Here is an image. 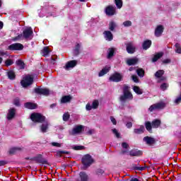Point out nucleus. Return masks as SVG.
Returning a JSON list of instances; mask_svg holds the SVG:
<instances>
[{"instance_id":"obj_1","label":"nucleus","mask_w":181,"mask_h":181,"mask_svg":"<svg viewBox=\"0 0 181 181\" xmlns=\"http://www.w3.org/2000/svg\"><path fill=\"white\" fill-rule=\"evenodd\" d=\"M33 31L32 30L31 28H27L23 31V35H18L14 40H19L20 39H32V34Z\"/></svg>"},{"instance_id":"obj_2","label":"nucleus","mask_w":181,"mask_h":181,"mask_svg":"<svg viewBox=\"0 0 181 181\" xmlns=\"http://www.w3.org/2000/svg\"><path fill=\"white\" fill-rule=\"evenodd\" d=\"M33 83V76L32 75H26L23 77V80L21 81V86L23 87L26 88L29 87V86H31V84Z\"/></svg>"},{"instance_id":"obj_3","label":"nucleus","mask_w":181,"mask_h":181,"mask_svg":"<svg viewBox=\"0 0 181 181\" xmlns=\"http://www.w3.org/2000/svg\"><path fill=\"white\" fill-rule=\"evenodd\" d=\"M30 119L33 122H43V121L46 119V117L40 113H33L30 116Z\"/></svg>"},{"instance_id":"obj_4","label":"nucleus","mask_w":181,"mask_h":181,"mask_svg":"<svg viewBox=\"0 0 181 181\" xmlns=\"http://www.w3.org/2000/svg\"><path fill=\"white\" fill-rule=\"evenodd\" d=\"M132 100V93L129 91V87H124V96L120 98L121 101H124V100Z\"/></svg>"},{"instance_id":"obj_5","label":"nucleus","mask_w":181,"mask_h":181,"mask_svg":"<svg viewBox=\"0 0 181 181\" xmlns=\"http://www.w3.org/2000/svg\"><path fill=\"white\" fill-rule=\"evenodd\" d=\"M94 162V160H93V158H91V156L86 154L82 158V163L85 166V168H88L91 163Z\"/></svg>"},{"instance_id":"obj_6","label":"nucleus","mask_w":181,"mask_h":181,"mask_svg":"<svg viewBox=\"0 0 181 181\" xmlns=\"http://www.w3.org/2000/svg\"><path fill=\"white\" fill-rule=\"evenodd\" d=\"M109 80L110 81L118 83V81H121V80H122V75H121V74L115 73L110 77Z\"/></svg>"},{"instance_id":"obj_7","label":"nucleus","mask_w":181,"mask_h":181,"mask_svg":"<svg viewBox=\"0 0 181 181\" xmlns=\"http://www.w3.org/2000/svg\"><path fill=\"white\" fill-rule=\"evenodd\" d=\"M162 108H165V103H157L151 105L149 107V111H155V110H162Z\"/></svg>"},{"instance_id":"obj_8","label":"nucleus","mask_w":181,"mask_h":181,"mask_svg":"<svg viewBox=\"0 0 181 181\" xmlns=\"http://www.w3.org/2000/svg\"><path fill=\"white\" fill-rule=\"evenodd\" d=\"M35 92L37 94H42V95H49V92L48 89H47V88H37L35 89Z\"/></svg>"},{"instance_id":"obj_9","label":"nucleus","mask_w":181,"mask_h":181,"mask_svg":"<svg viewBox=\"0 0 181 181\" xmlns=\"http://www.w3.org/2000/svg\"><path fill=\"white\" fill-rule=\"evenodd\" d=\"M9 50H22L23 49V45L19 43H15L8 46Z\"/></svg>"},{"instance_id":"obj_10","label":"nucleus","mask_w":181,"mask_h":181,"mask_svg":"<svg viewBox=\"0 0 181 181\" xmlns=\"http://www.w3.org/2000/svg\"><path fill=\"white\" fill-rule=\"evenodd\" d=\"M105 13L108 15V16H112V15L115 14V8L112 6H109L105 9Z\"/></svg>"},{"instance_id":"obj_11","label":"nucleus","mask_w":181,"mask_h":181,"mask_svg":"<svg viewBox=\"0 0 181 181\" xmlns=\"http://www.w3.org/2000/svg\"><path fill=\"white\" fill-rule=\"evenodd\" d=\"M84 129V127L79 125L76 126L74 128L72 132H71V135H76V134H80Z\"/></svg>"},{"instance_id":"obj_12","label":"nucleus","mask_w":181,"mask_h":181,"mask_svg":"<svg viewBox=\"0 0 181 181\" xmlns=\"http://www.w3.org/2000/svg\"><path fill=\"white\" fill-rule=\"evenodd\" d=\"M76 64H77L76 61H71L66 64L64 68L66 70H69L70 69H73V67H75Z\"/></svg>"},{"instance_id":"obj_13","label":"nucleus","mask_w":181,"mask_h":181,"mask_svg":"<svg viewBox=\"0 0 181 181\" xmlns=\"http://www.w3.org/2000/svg\"><path fill=\"white\" fill-rule=\"evenodd\" d=\"M163 32V27L162 25H158L156 28L155 35L158 37L160 36V35H162Z\"/></svg>"},{"instance_id":"obj_14","label":"nucleus","mask_w":181,"mask_h":181,"mask_svg":"<svg viewBox=\"0 0 181 181\" xmlns=\"http://www.w3.org/2000/svg\"><path fill=\"white\" fill-rule=\"evenodd\" d=\"M15 109H10L8 113L7 114V119H12L15 117Z\"/></svg>"},{"instance_id":"obj_15","label":"nucleus","mask_w":181,"mask_h":181,"mask_svg":"<svg viewBox=\"0 0 181 181\" xmlns=\"http://www.w3.org/2000/svg\"><path fill=\"white\" fill-rule=\"evenodd\" d=\"M110 69L111 68L110 66L105 67L99 73V77H103V76H104L105 74H107V73H108V71H110Z\"/></svg>"},{"instance_id":"obj_16","label":"nucleus","mask_w":181,"mask_h":181,"mask_svg":"<svg viewBox=\"0 0 181 181\" xmlns=\"http://www.w3.org/2000/svg\"><path fill=\"white\" fill-rule=\"evenodd\" d=\"M127 50L128 53H134L135 52V47L132 45V43H129L127 45Z\"/></svg>"},{"instance_id":"obj_17","label":"nucleus","mask_w":181,"mask_h":181,"mask_svg":"<svg viewBox=\"0 0 181 181\" xmlns=\"http://www.w3.org/2000/svg\"><path fill=\"white\" fill-rule=\"evenodd\" d=\"M138 63V59L133 58V59H129L127 60V64L129 66H132L134 64H136Z\"/></svg>"},{"instance_id":"obj_18","label":"nucleus","mask_w":181,"mask_h":181,"mask_svg":"<svg viewBox=\"0 0 181 181\" xmlns=\"http://www.w3.org/2000/svg\"><path fill=\"white\" fill-rule=\"evenodd\" d=\"M25 108H28V110H35L37 105L35 103H27L25 104Z\"/></svg>"},{"instance_id":"obj_19","label":"nucleus","mask_w":181,"mask_h":181,"mask_svg":"<svg viewBox=\"0 0 181 181\" xmlns=\"http://www.w3.org/2000/svg\"><path fill=\"white\" fill-rule=\"evenodd\" d=\"M151 45H152V42L151 40L144 41L143 43V49H144V50L149 49V47H151Z\"/></svg>"},{"instance_id":"obj_20","label":"nucleus","mask_w":181,"mask_h":181,"mask_svg":"<svg viewBox=\"0 0 181 181\" xmlns=\"http://www.w3.org/2000/svg\"><path fill=\"white\" fill-rule=\"evenodd\" d=\"M144 141H145V142H146V144H148V145H152V144H155V139L149 136L144 137Z\"/></svg>"},{"instance_id":"obj_21","label":"nucleus","mask_w":181,"mask_h":181,"mask_svg":"<svg viewBox=\"0 0 181 181\" xmlns=\"http://www.w3.org/2000/svg\"><path fill=\"white\" fill-rule=\"evenodd\" d=\"M104 35H105V37L106 40H109V41L112 40V33H111V32L105 31L104 33Z\"/></svg>"},{"instance_id":"obj_22","label":"nucleus","mask_w":181,"mask_h":181,"mask_svg":"<svg viewBox=\"0 0 181 181\" xmlns=\"http://www.w3.org/2000/svg\"><path fill=\"white\" fill-rule=\"evenodd\" d=\"M70 100H71V97L70 95L64 96L61 99V103L64 104L66 103H69L70 101Z\"/></svg>"},{"instance_id":"obj_23","label":"nucleus","mask_w":181,"mask_h":181,"mask_svg":"<svg viewBox=\"0 0 181 181\" xmlns=\"http://www.w3.org/2000/svg\"><path fill=\"white\" fill-rule=\"evenodd\" d=\"M48 128H49V123L47 122L42 124L40 127L41 132H46Z\"/></svg>"},{"instance_id":"obj_24","label":"nucleus","mask_w":181,"mask_h":181,"mask_svg":"<svg viewBox=\"0 0 181 181\" xmlns=\"http://www.w3.org/2000/svg\"><path fill=\"white\" fill-rule=\"evenodd\" d=\"M163 56V53L162 52H159L158 54H156L154 57L152 59V62H158V59H160V57H162Z\"/></svg>"},{"instance_id":"obj_25","label":"nucleus","mask_w":181,"mask_h":181,"mask_svg":"<svg viewBox=\"0 0 181 181\" xmlns=\"http://www.w3.org/2000/svg\"><path fill=\"white\" fill-rule=\"evenodd\" d=\"M133 90H134V93H136V94L141 95L143 93L142 89H141L138 86H134L133 87Z\"/></svg>"},{"instance_id":"obj_26","label":"nucleus","mask_w":181,"mask_h":181,"mask_svg":"<svg viewBox=\"0 0 181 181\" xmlns=\"http://www.w3.org/2000/svg\"><path fill=\"white\" fill-rule=\"evenodd\" d=\"M50 53V50H49V47H45L44 49L42 50V56H47Z\"/></svg>"},{"instance_id":"obj_27","label":"nucleus","mask_w":181,"mask_h":181,"mask_svg":"<svg viewBox=\"0 0 181 181\" xmlns=\"http://www.w3.org/2000/svg\"><path fill=\"white\" fill-rule=\"evenodd\" d=\"M81 181H87L88 177L84 173H80Z\"/></svg>"},{"instance_id":"obj_28","label":"nucleus","mask_w":181,"mask_h":181,"mask_svg":"<svg viewBox=\"0 0 181 181\" xmlns=\"http://www.w3.org/2000/svg\"><path fill=\"white\" fill-rule=\"evenodd\" d=\"M160 125V120L156 119L152 122V127L153 128H158Z\"/></svg>"},{"instance_id":"obj_29","label":"nucleus","mask_w":181,"mask_h":181,"mask_svg":"<svg viewBox=\"0 0 181 181\" xmlns=\"http://www.w3.org/2000/svg\"><path fill=\"white\" fill-rule=\"evenodd\" d=\"M165 73V71L163 70H159L158 71L156 74L155 76L157 78H160L161 76H163V74Z\"/></svg>"},{"instance_id":"obj_30","label":"nucleus","mask_w":181,"mask_h":181,"mask_svg":"<svg viewBox=\"0 0 181 181\" xmlns=\"http://www.w3.org/2000/svg\"><path fill=\"white\" fill-rule=\"evenodd\" d=\"M115 2L116 6L119 9H121V8H122V0H115Z\"/></svg>"},{"instance_id":"obj_31","label":"nucleus","mask_w":181,"mask_h":181,"mask_svg":"<svg viewBox=\"0 0 181 181\" xmlns=\"http://www.w3.org/2000/svg\"><path fill=\"white\" fill-rule=\"evenodd\" d=\"M16 64L17 66H18V67H20V69H25V64L23 63V62H22V60H18L16 62Z\"/></svg>"},{"instance_id":"obj_32","label":"nucleus","mask_w":181,"mask_h":181,"mask_svg":"<svg viewBox=\"0 0 181 181\" xmlns=\"http://www.w3.org/2000/svg\"><path fill=\"white\" fill-rule=\"evenodd\" d=\"M136 73H137L138 76H139V77H144V76L145 74V71H144V69H139L136 70Z\"/></svg>"},{"instance_id":"obj_33","label":"nucleus","mask_w":181,"mask_h":181,"mask_svg":"<svg viewBox=\"0 0 181 181\" xmlns=\"http://www.w3.org/2000/svg\"><path fill=\"white\" fill-rule=\"evenodd\" d=\"M114 52H115L114 48L109 49L107 59H111V57H112V56H114Z\"/></svg>"},{"instance_id":"obj_34","label":"nucleus","mask_w":181,"mask_h":181,"mask_svg":"<svg viewBox=\"0 0 181 181\" xmlns=\"http://www.w3.org/2000/svg\"><path fill=\"white\" fill-rule=\"evenodd\" d=\"M8 76L10 80H13V78H15V72L12 71H8Z\"/></svg>"},{"instance_id":"obj_35","label":"nucleus","mask_w":181,"mask_h":181,"mask_svg":"<svg viewBox=\"0 0 181 181\" xmlns=\"http://www.w3.org/2000/svg\"><path fill=\"white\" fill-rule=\"evenodd\" d=\"M141 154V151H130L131 156H139V155Z\"/></svg>"},{"instance_id":"obj_36","label":"nucleus","mask_w":181,"mask_h":181,"mask_svg":"<svg viewBox=\"0 0 181 181\" xmlns=\"http://www.w3.org/2000/svg\"><path fill=\"white\" fill-rule=\"evenodd\" d=\"M144 129H145V128L144 127V126H142L140 127V129H135L134 133L135 134H142V132H144Z\"/></svg>"},{"instance_id":"obj_37","label":"nucleus","mask_w":181,"mask_h":181,"mask_svg":"<svg viewBox=\"0 0 181 181\" xmlns=\"http://www.w3.org/2000/svg\"><path fill=\"white\" fill-rule=\"evenodd\" d=\"M146 129L149 132H151L152 131V124H151V122H146Z\"/></svg>"},{"instance_id":"obj_38","label":"nucleus","mask_w":181,"mask_h":181,"mask_svg":"<svg viewBox=\"0 0 181 181\" xmlns=\"http://www.w3.org/2000/svg\"><path fill=\"white\" fill-rule=\"evenodd\" d=\"M5 64L7 67L9 66H12V64H13V61H12L11 59H7L5 62Z\"/></svg>"},{"instance_id":"obj_39","label":"nucleus","mask_w":181,"mask_h":181,"mask_svg":"<svg viewBox=\"0 0 181 181\" xmlns=\"http://www.w3.org/2000/svg\"><path fill=\"white\" fill-rule=\"evenodd\" d=\"M98 107V100H94L92 104V108L95 110Z\"/></svg>"},{"instance_id":"obj_40","label":"nucleus","mask_w":181,"mask_h":181,"mask_svg":"<svg viewBox=\"0 0 181 181\" xmlns=\"http://www.w3.org/2000/svg\"><path fill=\"white\" fill-rule=\"evenodd\" d=\"M175 48H176V49H175V52H177V53H181V47H180V45H179V44H176L175 45Z\"/></svg>"},{"instance_id":"obj_41","label":"nucleus","mask_w":181,"mask_h":181,"mask_svg":"<svg viewBox=\"0 0 181 181\" xmlns=\"http://www.w3.org/2000/svg\"><path fill=\"white\" fill-rule=\"evenodd\" d=\"M70 118V115L69 113H65L63 115V120L64 121H67Z\"/></svg>"},{"instance_id":"obj_42","label":"nucleus","mask_w":181,"mask_h":181,"mask_svg":"<svg viewBox=\"0 0 181 181\" xmlns=\"http://www.w3.org/2000/svg\"><path fill=\"white\" fill-rule=\"evenodd\" d=\"M16 151H21V148H11L10 150V153H15V152H16Z\"/></svg>"},{"instance_id":"obj_43","label":"nucleus","mask_w":181,"mask_h":181,"mask_svg":"<svg viewBox=\"0 0 181 181\" xmlns=\"http://www.w3.org/2000/svg\"><path fill=\"white\" fill-rule=\"evenodd\" d=\"M115 28V23H114V22H110V30H114Z\"/></svg>"},{"instance_id":"obj_44","label":"nucleus","mask_w":181,"mask_h":181,"mask_svg":"<svg viewBox=\"0 0 181 181\" xmlns=\"http://www.w3.org/2000/svg\"><path fill=\"white\" fill-rule=\"evenodd\" d=\"M124 26H131V25H132V23L129 21H124L123 23Z\"/></svg>"},{"instance_id":"obj_45","label":"nucleus","mask_w":181,"mask_h":181,"mask_svg":"<svg viewBox=\"0 0 181 181\" xmlns=\"http://www.w3.org/2000/svg\"><path fill=\"white\" fill-rule=\"evenodd\" d=\"M132 78L133 80V81H134V83H139V80H138V76H135V75H133L132 76Z\"/></svg>"},{"instance_id":"obj_46","label":"nucleus","mask_w":181,"mask_h":181,"mask_svg":"<svg viewBox=\"0 0 181 181\" xmlns=\"http://www.w3.org/2000/svg\"><path fill=\"white\" fill-rule=\"evenodd\" d=\"M51 145H52V146H57V148H60V146H62V144L57 142H52L51 143Z\"/></svg>"},{"instance_id":"obj_47","label":"nucleus","mask_w":181,"mask_h":181,"mask_svg":"<svg viewBox=\"0 0 181 181\" xmlns=\"http://www.w3.org/2000/svg\"><path fill=\"white\" fill-rule=\"evenodd\" d=\"M112 132L116 135L117 138H119V133H118V131H117L116 129H112Z\"/></svg>"},{"instance_id":"obj_48","label":"nucleus","mask_w":181,"mask_h":181,"mask_svg":"<svg viewBox=\"0 0 181 181\" xmlns=\"http://www.w3.org/2000/svg\"><path fill=\"white\" fill-rule=\"evenodd\" d=\"M168 86L166 83H163L160 86L161 90H165L166 88H168Z\"/></svg>"},{"instance_id":"obj_49","label":"nucleus","mask_w":181,"mask_h":181,"mask_svg":"<svg viewBox=\"0 0 181 181\" xmlns=\"http://www.w3.org/2000/svg\"><path fill=\"white\" fill-rule=\"evenodd\" d=\"M86 108L87 111H90V110H93V106L90 105V104H87Z\"/></svg>"},{"instance_id":"obj_50","label":"nucleus","mask_w":181,"mask_h":181,"mask_svg":"<svg viewBox=\"0 0 181 181\" xmlns=\"http://www.w3.org/2000/svg\"><path fill=\"white\" fill-rule=\"evenodd\" d=\"M110 119H111V122H112V124H113L114 125H117V120L115 119V118L111 117H110Z\"/></svg>"},{"instance_id":"obj_51","label":"nucleus","mask_w":181,"mask_h":181,"mask_svg":"<svg viewBox=\"0 0 181 181\" xmlns=\"http://www.w3.org/2000/svg\"><path fill=\"white\" fill-rule=\"evenodd\" d=\"M180 101H181V94H180V97L177 98L175 100V104H179V103H180Z\"/></svg>"},{"instance_id":"obj_52","label":"nucleus","mask_w":181,"mask_h":181,"mask_svg":"<svg viewBox=\"0 0 181 181\" xmlns=\"http://www.w3.org/2000/svg\"><path fill=\"white\" fill-rule=\"evenodd\" d=\"M122 148H124V149H127L128 148V144L127 143H122Z\"/></svg>"},{"instance_id":"obj_53","label":"nucleus","mask_w":181,"mask_h":181,"mask_svg":"<svg viewBox=\"0 0 181 181\" xmlns=\"http://www.w3.org/2000/svg\"><path fill=\"white\" fill-rule=\"evenodd\" d=\"M14 105H19V99L14 100Z\"/></svg>"},{"instance_id":"obj_54","label":"nucleus","mask_w":181,"mask_h":181,"mask_svg":"<svg viewBox=\"0 0 181 181\" xmlns=\"http://www.w3.org/2000/svg\"><path fill=\"white\" fill-rule=\"evenodd\" d=\"M75 149H76V151H80V150L83 149V146H76V147H75Z\"/></svg>"},{"instance_id":"obj_55","label":"nucleus","mask_w":181,"mask_h":181,"mask_svg":"<svg viewBox=\"0 0 181 181\" xmlns=\"http://www.w3.org/2000/svg\"><path fill=\"white\" fill-rule=\"evenodd\" d=\"M126 127H127V128H131L132 127V122H128L126 124Z\"/></svg>"},{"instance_id":"obj_56","label":"nucleus","mask_w":181,"mask_h":181,"mask_svg":"<svg viewBox=\"0 0 181 181\" xmlns=\"http://www.w3.org/2000/svg\"><path fill=\"white\" fill-rule=\"evenodd\" d=\"M163 63H165V64H167V63H170V59H165V60H164V61L163 62Z\"/></svg>"},{"instance_id":"obj_57","label":"nucleus","mask_w":181,"mask_h":181,"mask_svg":"<svg viewBox=\"0 0 181 181\" xmlns=\"http://www.w3.org/2000/svg\"><path fill=\"white\" fill-rule=\"evenodd\" d=\"M4 28V23L0 21V29H2Z\"/></svg>"},{"instance_id":"obj_58","label":"nucleus","mask_w":181,"mask_h":181,"mask_svg":"<svg viewBox=\"0 0 181 181\" xmlns=\"http://www.w3.org/2000/svg\"><path fill=\"white\" fill-rule=\"evenodd\" d=\"M5 165V161H0V166Z\"/></svg>"},{"instance_id":"obj_59","label":"nucleus","mask_w":181,"mask_h":181,"mask_svg":"<svg viewBox=\"0 0 181 181\" xmlns=\"http://www.w3.org/2000/svg\"><path fill=\"white\" fill-rule=\"evenodd\" d=\"M93 132H94V131H93V130H89V131L88 132V134H89V135H91V134L93 133Z\"/></svg>"},{"instance_id":"obj_60","label":"nucleus","mask_w":181,"mask_h":181,"mask_svg":"<svg viewBox=\"0 0 181 181\" xmlns=\"http://www.w3.org/2000/svg\"><path fill=\"white\" fill-rule=\"evenodd\" d=\"M131 181H139L138 178H133L131 180Z\"/></svg>"},{"instance_id":"obj_61","label":"nucleus","mask_w":181,"mask_h":181,"mask_svg":"<svg viewBox=\"0 0 181 181\" xmlns=\"http://www.w3.org/2000/svg\"><path fill=\"white\" fill-rule=\"evenodd\" d=\"M2 63V58L0 57V64Z\"/></svg>"},{"instance_id":"obj_62","label":"nucleus","mask_w":181,"mask_h":181,"mask_svg":"<svg viewBox=\"0 0 181 181\" xmlns=\"http://www.w3.org/2000/svg\"><path fill=\"white\" fill-rule=\"evenodd\" d=\"M81 2H84L86 0H79Z\"/></svg>"},{"instance_id":"obj_63","label":"nucleus","mask_w":181,"mask_h":181,"mask_svg":"<svg viewBox=\"0 0 181 181\" xmlns=\"http://www.w3.org/2000/svg\"><path fill=\"white\" fill-rule=\"evenodd\" d=\"M139 170H144V168H141Z\"/></svg>"},{"instance_id":"obj_64","label":"nucleus","mask_w":181,"mask_h":181,"mask_svg":"<svg viewBox=\"0 0 181 181\" xmlns=\"http://www.w3.org/2000/svg\"><path fill=\"white\" fill-rule=\"evenodd\" d=\"M132 70V69H130L129 71H131Z\"/></svg>"}]
</instances>
